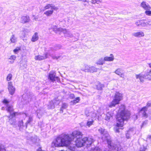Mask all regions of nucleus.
Masks as SVG:
<instances>
[{
  "instance_id": "nucleus-47",
  "label": "nucleus",
  "mask_w": 151,
  "mask_h": 151,
  "mask_svg": "<svg viewBox=\"0 0 151 151\" xmlns=\"http://www.w3.org/2000/svg\"><path fill=\"white\" fill-rule=\"evenodd\" d=\"M5 150L4 146L0 144V151H5Z\"/></svg>"
},
{
  "instance_id": "nucleus-59",
  "label": "nucleus",
  "mask_w": 151,
  "mask_h": 151,
  "mask_svg": "<svg viewBox=\"0 0 151 151\" xmlns=\"http://www.w3.org/2000/svg\"><path fill=\"white\" fill-rule=\"evenodd\" d=\"M78 1H79V0H78Z\"/></svg>"
},
{
  "instance_id": "nucleus-44",
  "label": "nucleus",
  "mask_w": 151,
  "mask_h": 151,
  "mask_svg": "<svg viewBox=\"0 0 151 151\" xmlns=\"http://www.w3.org/2000/svg\"><path fill=\"white\" fill-rule=\"evenodd\" d=\"M36 139L37 137H32L31 138V140L33 142H35L36 141Z\"/></svg>"
},
{
  "instance_id": "nucleus-40",
  "label": "nucleus",
  "mask_w": 151,
  "mask_h": 151,
  "mask_svg": "<svg viewBox=\"0 0 151 151\" xmlns=\"http://www.w3.org/2000/svg\"><path fill=\"white\" fill-rule=\"evenodd\" d=\"M12 75L11 74L9 73V74L6 77V79L7 81H9L11 80L12 79Z\"/></svg>"
},
{
  "instance_id": "nucleus-30",
  "label": "nucleus",
  "mask_w": 151,
  "mask_h": 151,
  "mask_svg": "<svg viewBox=\"0 0 151 151\" xmlns=\"http://www.w3.org/2000/svg\"><path fill=\"white\" fill-rule=\"evenodd\" d=\"M113 114V113L111 112H108L106 115V116L105 118V119L107 120H109L110 118L112 116Z\"/></svg>"
},
{
  "instance_id": "nucleus-19",
  "label": "nucleus",
  "mask_w": 151,
  "mask_h": 151,
  "mask_svg": "<svg viewBox=\"0 0 151 151\" xmlns=\"http://www.w3.org/2000/svg\"><path fill=\"white\" fill-rule=\"evenodd\" d=\"M147 110V108L146 106H145L141 109L140 111V112L141 113L142 115V116L145 118L147 117V115L146 113V111Z\"/></svg>"
},
{
  "instance_id": "nucleus-5",
  "label": "nucleus",
  "mask_w": 151,
  "mask_h": 151,
  "mask_svg": "<svg viewBox=\"0 0 151 151\" xmlns=\"http://www.w3.org/2000/svg\"><path fill=\"white\" fill-rule=\"evenodd\" d=\"M122 99V94L119 92H116L114 95V99L109 105V107L111 108L114 106L116 104H118Z\"/></svg>"
},
{
  "instance_id": "nucleus-49",
  "label": "nucleus",
  "mask_w": 151,
  "mask_h": 151,
  "mask_svg": "<svg viewBox=\"0 0 151 151\" xmlns=\"http://www.w3.org/2000/svg\"><path fill=\"white\" fill-rule=\"evenodd\" d=\"M99 1V0H91V3L93 4H99L98 2Z\"/></svg>"
},
{
  "instance_id": "nucleus-42",
  "label": "nucleus",
  "mask_w": 151,
  "mask_h": 151,
  "mask_svg": "<svg viewBox=\"0 0 151 151\" xmlns=\"http://www.w3.org/2000/svg\"><path fill=\"white\" fill-rule=\"evenodd\" d=\"M145 14L149 16H151V11L150 10H146L145 12Z\"/></svg>"
},
{
  "instance_id": "nucleus-3",
  "label": "nucleus",
  "mask_w": 151,
  "mask_h": 151,
  "mask_svg": "<svg viewBox=\"0 0 151 151\" xmlns=\"http://www.w3.org/2000/svg\"><path fill=\"white\" fill-rule=\"evenodd\" d=\"M93 142V139L92 137L88 138L85 137L83 139L80 138L76 139L75 141L76 145L78 147H81L85 144L88 147L91 145Z\"/></svg>"
},
{
  "instance_id": "nucleus-33",
  "label": "nucleus",
  "mask_w": 151,
  "mask_h": 151,
  "mask_svg": "<svg viewBox=\"0 0 151 151\" xmlns=\"http://www.w3.org/2000/svg\"><path fill=\"white\" fill-rule=\"evenodd\" d=\"M80 100V98L79 97H77L76 98L71 101V105H74L78 103Z\"/></svg>"
},
{
  "instance_id": "nucleus-41",
  "label": "nucleus",
  "mask_w": 151,
  "mask_h": 151,
  "mask_svg": "<svg viewBox=\"0 0 151 151\" xmlns=\"http://www.w3.org/2000/svg\"><path fill=\"white\" fill-rule=\"evenodd\" d=\"M58 28H57V27L56 26L54 25L51 27V29H52L53 31L55 32H58Z\"/></svg>"
},
{
  "instance_id": "nucleus-28",
  "label": "nucleus",
  "mask_w": 151,
  "mask_h": 151,
  "mask_svg": "<svg viewBox=\"0 0 151 151\" xmlns=\"http://www.w3.org/2000/svg\"><path fill=\"white\" fill-rule=\"evenodd\" d=\"M38 33L37 32H36L32 36L31 39V41L33 42H35L38 39Z\"/></svg>"
},
{
  "instance_id": "nucleus-27",
  "label": "nucleus",
  "mask_w": 151,
  "mask_h": 151,
  "mask_svg": "<svg viewBox=\"0 0 151 151\" xmlns=\"http://www.w3.org/2000/svg\"><path fill=\"white\" fill-rule=\"evenodd\" d=\"M16 58V57L15 55H12L8 58L9 60V62L10 63H13L14 62V61L15 60Z\"/></svg>"
},
{
  "instance_id": "nucleus-2",
  "label": "nucleus",
  "mask_w": 151,
  "mask_h": 151,
  "mask_svg": "<svg viewBox=\"0 0 151 151\" xmlns=\"http://www.w3.org/2000/svg\"><path fill=\"white\" fill-rule=\"evenodd\" d=\"M72 138L68 134H62L57 137L52 142L51 146L52 147L67 146L71 142Z\"/></svg>"
},
{
  "instance_id": "nucleus-39",
  "label": "nucleus",
  "mask_w": 151,
  "mask_h": 151,
  "mask_svg": "<svg viewBox=\"0 0 151 151\" xmlns=\"http://www.w3.org/2000/svg\"><path fill=\"white\" fill-rule=\"evenodd\" d=\"M68 106V105L66 104H63L61 108L60 109V111L63 112V109H66Z\"/></svg>"
},
{
  "instance_id": "nucleus-23",
  "label": "nucleus",
  "mask_w": 151,
  "mask_h": 151,
  "mask_svg": "<svg viewBox=\"0 0 151 151\" xmlns=\"http://www.w3.org/2000/svg\"><path fill=\"white\" fill-rule=\"evenodd\" d=\"M11 116H10L8 117V118L9 119V122L11 125L14 126H15L16 125V122L15 119L14 118H11Z\"/></svg>"
},
{
  "instance_id": "nucleus-55",
  "label": "nucleus",
  "mask_w": 151,
  "mask_h": 151,
  "mask_svg": "<svg viewBox=\"0 0 151 151\" xmlns=\"http://www.w3.org/2000/svg\"><path fill=\"white\" fill-rule=\"evenodd\" d=\"M147 123V121H145L142 124V126L144 125L145 124H146Z\"/></svg>"
},
{
  "instance_id": "nucleus-53",
  "label": "nucleus",
  "mask_w": 151,
  "mask_h": 151,
  "mask_svg": "<svg viewBox=\"0 0 151 151\" xmlns=\"http://www.w3.org/2000/svg\"><path fill=\"white\" fill-rule=\"evenodd\" d=\"M115 130L116 132H119V129H118L117 128V127H116V128H115Z\"/></svg>"
},
{
  "instance_id": "nucleus-13",
  "label": "nucleus",
  "mask_w": 151,
  "mask_h": 151,
  "mask_svg": "<svg viewBox=\"0 0 151 151\" xmlns=\"http://www.w3.org/2000/svg\"><path fill=\"white\" fill-rule=\"evenodd\" d=\"M114 73L116 75H118L120 77L124 79H125L124 73L123 72V70L122 68H118L117 69L115 70Z\"/></svg>"
},
{
  "instance_id": "nucleus-24",
  "label": "nucleus",
  "mask_w": 151,
  "mask_h": 151,
  "mask_svg": "<svg viewBox=\"0 0 151 151\" xmlns=\"http://www.w3.org/2000/svg\"><path fill=\"white\" fill-rule=\"evenodd\" d=\"M133 35L135 37H141L144 36V32L142 31L137 32L133 34Z\"/></svg>"
},
{
  "instance_id": "nucleus-8",
  "label": "nucleus",
  "mask_w": 151,
  "mask_h": 151,
  "mask_svg": "<svg viewBox=\"0 0 151 151\" xmlns=\"http://www.w3.org/2000/svg\"><path fill=\"white\" fill-rule=\"evenodd\" d=\"M3 102L7 106L6 110L8 112L10 113V116H14L16 113H12L13 111V107L12 106H10L7 104L9 102V101L6 99H4L3 101Z\"/></svg>"
},
{
  "instance_id": "nucleus-20",
  "label": "nucleus",
  "mask_w": 151,
  "mask_h": 151,
  "mask_svg": "<svg viewBox=\"0 0 151 151\" xmlns=\"http://www.w3.org/2000/svg\"><path fill=\"white\" fill-rule=\"evenodd\" d=\"M53 50H56L57 49L56 48H55L53 49ZM52 49L51 50H49V52H47L48 53V57L49 56H51L53 59H58L59 58V56H55L53 55L52 54Z\"/></svg>"
},
{
  "instance_id": "nucleus-12",
  "label": "nucleus",
  "mask_w": 151,
  "mask_h": 151,
  "mask_svg": "<svg viewBox=\"0 0 151 151\" xmlns=\"http://www.w3.org/2000/svg\"><path fill=\"white\" fill-rule=\"evenodd\" d=\"M60 103L58 99H55L50 102L48 106L49 109H52L54 108L55 105H58Z\"/></svg>"
},
{
  "instance_id": "nucleus-1",
  "label": "nucleus",
  "mask_w": 151,
  "mask_h": 151,
  "mask_svg": "<svg viewBox=\"0 0 151 151\" xmlns=\"http://www.w3.org/2000/svg\"><path fill=\"white\" fill-rule=\"evenodd\" d=\"M130 116V113L128 111L125 110V106L122 105L118 111V113L117 115L116 127L121 128L124 125V122L129 119Z\"/></svg>"
},
{
  "instance_id": "nucleus-17",
  "label": "nucleus",
  "mask_w": 151,
  "mask_h": 151,
  "mask_svg": "<svg viewBox=\"0 0 151 151\" xmlns=\"http://www.w3.org/2000/svg\"><path fill=\"white\" fill-rule=\"evenodd\" d=\"M30 19L29 16H22L20 19V22L23 24H25L29 22Z\"/></svg>"
},
{
  "instance_id": "nucleus-54",
  "label": "nucleus",
  "mask_w": 151,
  "mask_h": 151,
  "mask_svg": "<svg viewBox=\"0 0 151 151\" xmlns=\"http://www.w3.org/2000/svg\"><path fill=\"white\" fill-rule=\"evenodd\" d=\"M89 0H79V1H82L83 2H87L88 3Z\"/></svg>"
},
{
  "instance_id": "nucleus-35",
  "label": "nucleus",
  "mask_w": 151,
  "mask_h": 151,
  "mask_svg": "<svg viewBox=\"0 0 151 151\" xmlns=\"http://www.w3.org/2000/svg\"><path fill=\"white\" fill-rule=\"evenodd\" d=\"M28 101H31L32 98H34V96L32 93H29L27 94Z\"/></svg>"
},
{
  "instance_id": "nucleus-22",
  "label": "nucleus",
  "mask_w": 151,
  "mask_h": 151,
  "mask_svg": "<svg viewBox=\"0 0 151 151\" xmlns=\"http://www.w3.org/2000/svg\"><path fill=\"white\" fill-rule=\"evenodd\" d=\"M136 77L137 79H139L140 82H143L145 77V76L141 74H139L136 75Z\"/></svg>"
},
{
  "instance_id": "nucleus-6",
  "label": "nucleus",
  "mask_w": 151,
  "mask_h": 151,
  "mask_svg": "<svg viewBox=\"0 0 151 151\" xmlns=\"http://www.w3.org/2000/svg\"><path fill=\"white\" fill-rule=\"evenodd\" d=\"M44 10H47L50 9V10H47L45 11L44 13L47 17H48L52 15L54 10H57L58 9V8L52 4H47L46 5L44 8Z\"/></svg>"
},
{
  "instance_id": "nucleus-46",
  "label": "nucleus",
  "mask_w": 151,
  "mask_h": 151,
  "mask_svg": "<svg viewBox=\"0 0 151 151\" xmlns=\"http://www.w3.org/2000/svg\"><path fill=\"white\" fill-rule=\"evenodd\" d=\"M32 121V118L31 117H29V118L28 120L27 121L26 124L29 123Z\"/></svg>"
},
{
  "instance_id": "nucleus-34",
  "label": "nucleus",
  "mask_w": 151,
  "mask_h": 151,
  "mask_svg": "<svg viewBox=\"0 0 151 151\" xmlns=\"http://www.w3.org/2000/svg\"><path fill=\"white\" fill-rule=\"evenodd\" d=\"M104 85L101 83H99L96 85L97 89L98 90H101L104 87Z\"/></svg>"
},
{
  "instance_id": "nucleus-56",
  "label": "nucleus",
  "mask_w": 151,
  "mask_h": 151,
  "mask_svg": "<svg viewBox=\"0 0 151 151\" xmlns=\"http://www.w3.org/2000/svg\"><path fill=\"white\" fill-rule=\"evenodd\" d=\"M37 151H44L42 150L41 148H39L38 150Z\"/></svg>"
},
{
  "instance_id": "nucleus-38",
  "label": "nucleus",
  "mask_w": 151,
  "mask_h": 151,
  "mask_svg": "<svg viewBox=\"0 0 151 151\" xmlns=\"http://www.w3.org/2000/svg\"><path fill=\"white\" fill-rule=\"evenodd\" d=\"M20 50H21V47H17L14 50L13 52L15 54H17Z\"/></svg>"
},
{
  "instance_id": "nucleus-50",
  "label": "nucleus",
  "mask_w": 151,
  "mask_h": 151,
  "mask_svg": "<svg viewBox=\"0 0 151 151\" xmlns=\"http://www.w3.org/2000/svg\"><path fill=\"white\" fill-rule=\"evenodd\" d=\"M151 105V103L148 102L147 104V105L146 106V107L147 108L148 107L150 106Z\"/></svg>"
},
{
  "instance_id": "nucleus-25",
  "label": "nucleus",
  "mask_w": 151,
  "mask_h": 151,
  "mask_svg": "<svg viewBox=\"0 0 151 151\" xmlns=\"http://www.w3.org/2000/svg\"><path fill=\"white\" fill-rule=\"evenodd\" d=\"M89 66L86 65H84L81 67V70L85 72H88Z\"/></svg>"
},
{
  "instance_id": "nucleus-43",
  "label": "nucleus",
  "mask_w": 151,
  "mask_h": 151,
  "mask_svg": "<svg viewBox=\"0 0 151 151\" xmlns=\"http://www.w3.org/2000/svg\"><path fill=\"white\" fill-rule=\"evenodd\" d=\"M90 151H100V149L98 147L92 149Z\"/></svg>"
},
{
  "instance_id": "nucleus-15",
  "label": "nucleus",
  "mask_w": 151,
  "mask_h": 151,
  "mask_svg": "<svg viewBox=\"0 0 151 151\" xmlns=\"http://www.w3.org/2000/svg\"><path fill=\"white\" fill-rule=\"evenodd\" d=\"M48 55L47 52H46L43 54V55H39L35 56V58L36 60H44L48 58Z\"/></svg>"
},
{
  "instance_id": "nucleus-45",
  "label": "nucleus",
  "mask_w": 151,
  "mask_h": 151,
  "mask_svg": "<svg viewBox=\"0 0 151 151\" xmlns=\"http://www.w3.org/2000/svg\"><path fill=\"white\" fill-rule=\"evenodd\" d=\"M146 148L145 147L142 146H141L140 147V149L139 151H145Z\"/></svg>"
},
{
  "instance_id": "nucleus-4",
  "label": "nucleus",
  "mask_w": 151,
  "mask_h": 151,
  "mask_svg": "<svg viewBox=\"0 0 151 151\" xmlns=\"http://www.w3.org/2000/svg\"><path fill=\"white\" fill-rule=\"evenodd\" d=\"M85 114L86 116H89L92 118L87 120L86 123V125L88 127H90L93 123V119L97 116L96 112L95 111L89 112V111L87 109L85 111Z\"/></svg>"
},
{
  "instance_id": "nucleus-29",
  "label": "nucleus",
  "mask_w": 151,
  "mask_h": 151,
  "mask_svg": "<svg viewBox=\"0 0 151 151\" xmlns=\"http://www.w3.org/2000/svg\"><path fill=\"white\" fill-rule=\"evenodd\" d=\"M58 32H63L65 36L66 35V34L67 33L68 31V30L66 29L62 28H59L58 29Z\"/></svg>"
},
{
  "instance_id": "nucleus-21",
  "label": "nucleus",
  "mask_w": 151,
  "mask_h": 151,
  "mask_svg": "<svg viewBox=\"0 0 151 151\" xmlns=\"http://www.w3.org/2000/svg\"><path fill=\"white\" fill-rule=\"evenodd\" d=\"M110 56H106L104 57V61H112L114 59V56L113 54H111L110 55Z\"/></svg>"
},
{
  "instance_id": "nucleus-14",
  "label": "nucleus",
  "mask_w": 151,
  "mask_h": 151,
  "mask_svg": "<svg viewBox=\"0 0 151 151\" xmlns=\"http://www.w3.org/2000/svg\"><path fill=\"white\" fill-rule=\"evenodd\" d=\"M135 24L138 26L145 27L147 25V22L146 20H138L135 22Z\"/></svg>"
},
{
  "instance_id": "nucleus-52",
  "label": "nucleus",
  "mask_w": 151,
  "mask_h": 151,
  "mask_svg": "<svg viewBox=\"0 0 151 151\" xmlns=\"http://www.w3.org/2000/svg\"><path fill=\"white\" fill-rule=\"evenodd\" d=\"M126 137L127 139H129L130 137V136L129 134V133H127L126 134Z\"/></svg>"
},
{
  "instance_id": "nucleus-18",
  "label": "nucleus",
  "mask_w": 151,
  "mask_h": 151,
  "mask_svg": "<svg viewBox=\"0 0 151 151\" xmlns=\"http://www.w3.org/2000/svg\"><path fill=\"white\" fill-rule=\"evenodd\" d=\"M49 78L52 81H54L56 80H58V78L55 77V72H50L49 75Z\"/></svg>"
},
{
  "instance_id": "nucleus-57",
  "label": "nucleus",
  "mask_w": 151,
  "mask_h": 151,
  "mask_svg": "<svg viewBox=\"0 0 151 151\" xmlns=\"http://www.w3.org/2000/svg\"><path fill=\"white\" fill-rule=\"evenodd\" d=\"M34 19H35V20H36L37 19L35 17Z\"/></svg>"
},
{
  "instance_id": "nucleus-10",
  "label": "nucleus",
  "mask_w": 151,
  "mask_h": 151,
  "mask_svg": "<svg viewBox=\"0 0 151 151\" xmlns=\"http://www.w3.org/2000/svg\"><path fill=\"white\" fill-rule=\"evenodd\" d=\"M70 137V136L72 137L73 138H75L76 139H80L82 137L83 134L82 133L78 131H73Z\"/></svg>"
},
{
  "instance_id": "nucleus-51",
  "label": "nucleus",
  "mask_w": 151,
  "mask_h": 151,
  "mask_svg": "<svg viewBox=\"0 0 151 151\" xmlns=\"http://www.w3.org/2000/svg\"><path fill=\"white\" fill-rule=\"evenodd\" d=\"M147 25L148 24H149L150 25H151V19L149 20L148 21H147Z\"/></svg>"
},
{
  "instance_id": "nucleus-26",
  "label": "nucleus",
  "mask_w": 151,
  "mask_h": 151,
  "mask_svg": "<svg viewBox=\"0 0 151 151\" xmlns=\"http://www.w3.org/2000/svg\"><path fill=\"white\" fill-rule=\"evenodd\" d=\"M10 41L12 43H15L17 42V38L14 35H12L10 38Z\"/></svg>"
},
{
  "instance_id": "nucleus-11",
  "label": "nucleus",
  "mask_w": 151,
  "mask_h": 151,
  "mask_svg": "<svg viewBox=\"0 0 151 151\" xmlns=\"http://www.w3.org/2000/svg\"><path fill=\"white\" fill-rule=\"evenodd\" d=\"M8 89L9 93L13 95L15 91V88L13 86L12 83L11 81L9 82L8 83Z\"/></svg>"
},
{
  "instance_id": "nucleus-48",
  "label": "nucleus",
  "mask_w": 151,
  "mask_h": 151,
  "mask_svg": "<svg viewBox=\"0 0 151 151\" xmlns=\"http://www.w3.org/2000/svg\"><path fill=\"white\" fill-rule=\"evenodd\" d=\"M149 67L151 68V63H149ZM146 75L147 76H151V70L149 72H148L147 73Z\"/></svg>"
},
{
  "instance_id": "nucleus-9",
  "label": "nucleus",
  "mask_w": 151,
  "mask_h": 151,
  "mask_svg": "<svg viewBox=\"0 0 151 151\" xmlns=\"http://www.w3.org/2000/svg\"><path fill=\"white\" fill-rule=\"evenodd\" d=\"M109 145H111V147H108L110 150H114V151H123V150L121 146L119 144L115 145H114L113 144L111 145V140L110 144H109Z\"/></svg>"
},
{
  "instance_id": "nucleus-7",
  "label": "nucleus",
  "mask_w": 151,
  "mask_h": 151,
  "mask_svg": "<svg viewBox=\"0 0 151 151\" xmlns=\"http://www.w3.org/2000/svg\"><path fill=\"white\" fill-rule=\"evenodd\" d=\"M99 132L103 135L102 136V139L104 141H106L108 145V147H111V145H109L110 144V138L108 134L106 131L104 129L100 128L98 129Z\"/></svg>"
},
{
  "instance_id": "nucleus-32",
  "label": "nucleus",
  "mask_w": 151,
  "mask_h": 151,
  "mask_svg": "<svg viewBox=\"0 0 151 151\" xmlns=\"http://www.w3.org/2000/svg\"><path fill=\"white\" fill-rule=\"evenodd\" d=\"M104 59H103V58H101L97 61L96 63L98 65H103L104 63Z\"/></svg>"
},
{
  "instance_id": "nucleus-31",
  "label": "nucleus",
  "mask_w": 151,
  "mask_h": 151,
  "mask_svg": "<svg viewBox=\"0 0 151 151\" xmlns=\"http://www.w3.org/2000/svg\"><path fill=\"white\" fill-rule=\"evenodd\" d=\"M97 68L93 66H89V71L88 72L91 73H93L94 72H96L97 71Z\"/></svg>"
},
{
  "instance_id": "nucleus-37",
  "label": "nucleus",
  "mask_w": 151,
  "mask_h": 151,
  "mask_svg": "<svg viewBox=\"0 0 151 151\" xmlns=\"http://www.w3.org/2000/svg\"><path fill=\"white\" fill-rule=\"evenodd\" d=\"M18 126L20 128H23L24 126H23V122L22 120H21L19 122Z\"/></svg>"
},
{
  "instance_id": "nucleus-16",
  "label": "nucleus",
  "mask_w": 151,
  "mask_h": 151,
  "mask_svg": "<svg viewBox=\"0 0 151 151\" xmlns=\"http://www.w3.org/2000/svg\"><path fill=\"white\" fill-rule=\"evenodd\" d=\"M141 7L145 10H150L151 7L150 5L145 1H142L140 4Z\"/></svg>"
},
{
  "instance_id": "nucleus-36",
  "label": "nucleus",
  "mask_w": 151,
  "mask_h": 151,
  "mask_svg": "<svg viewBox=\"0 0 151 151\" xmlns=\"http://www.w3.org/2000/svg\"><path fill=\"white\" fill-rule=\"evenodd\" d=\"M65 37H68L72 38L73 37V34L68 30L67 33L66 34Z\"/></svg>"
},
{
  "instance_id": "nucleus-58",
  "label": "nucleus",
  "mask_w": 151,
  "mask_h": 151,
  "mask_svg": "<svg viewBox=\"0 0 151 151\" xmlns=\"http://www.w3.org/2000/svg\"><path fill=\"white\" fill-rule=\"evenodd\" d=\"M25 115L26 116H27V114H25Z\"/></svg>"
}]
</instances>
